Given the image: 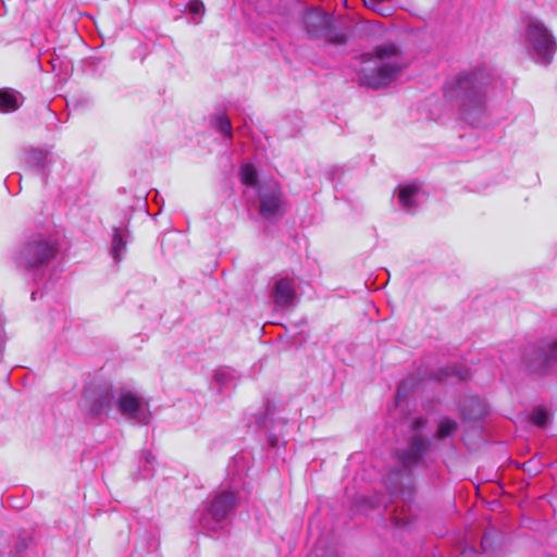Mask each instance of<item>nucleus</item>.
<instances>
[{
  "instance_id": "obj_21",
  "label": "nucleus",
  "mask_w": 557,
  "mask_h": 557,
  "mask_svg": "<svg viewBox=\"0 0 557 557\" xmlns=\"http://www.w3.org/2000/svg\"><path fill=\"white\" fill-rule=\"evenodd\" d=\"M475 79H476V74H473L471 77H465L459 81V86L461 89H466Z\"/></svg>"
},
{
  "instance_id": "obj_10",
  "label": "nucleus",
  "mask_w": 557,
  "mask_h": 557,
  "mask_svg": "<svg viewBox=\"0 0 557 557\" xmlns=\"http://www.w3.org/2000/svg\"><path fill=\"white\" fill-rule=\"evenodd\" d=\"M419 194H420V189H419V187H417L414 185H408V186L403 187L399 190L400 205L406 209H410V208L414 207V199L418 197Z\"/></svg>"
},
{
  "instance_id": "obj_19",
  "label": "nucleus",
  "mask_w": 557,
  "mask_h": 557,
  "mask_svg": "<svg viewBox=\"0 0 557 557\" xmlns=\"http://www.w3.org/2000/svg\"><path fill=\"white\" fill-rule=\"evenodd\" d=\"M123 247H124V243H123L122 236H121V234H119L116 232L114 234L113 240H112V250L114 253V258H117V255L120 253V251Z\"/></svg>"
},
{
  "instance_id": "obj_8",
  "label": "nucleus",
  "mask_w": 557,
  "mask_h": 557,
  "mask_svg": "<svg viewBox=\"0 0 557 557\" xmlns=\"http://www.w3.org/2000/svg\"><path fill=\"white\" fill-rule=\"evenodd\" d=\"M260 213L264 219H276L281 215V199L276 185L269 186L260 193Z\"/></svg>"
},
{
  "instance_id": "obj_6",
  "label": "nucleus",
  "mask_w": 557,
  "mask_h": 557,
  "mask_svg": "<svg viewBox=\"0 0 557 557\" xmlns=\"http://www.w3.org/2000/svg\"><path fill=\"white\" fill-rule=\"evenodd\" d=\"M55 255V247L46 240H32L23 251V260L28 268L38 267L49 260Z\"/></svg>"
},
{
  "instance_id": "obj_7",
  "label": "nucleus",
  "mask_w": 557,
  "mask_h": 557,
  "mask_svg": "<svg viewBox=\"0 0 557 557\" xmlns=\"http://www.w3.org/2000/svg\"><path fill=\"white\" fill-rule=\"evenodd\" d=\"M430 443L420 435H414L409 447L399 455V461L404 470L411 471L412 467L420 463L428 451Z\"/></svg>"
},
{
  "instance_id": "obj_16",
  "label": "nucleus",
  "mask_w": 557,
  "mask_h": 557,
  "mask_svg": "<svg viewBox=\"0 0 557 557\" xmlns=\"http://www.w3.org/2000/svg\"><path fill=\"white\" fill-rule=\"evenodd\" d=\"M548 416L547 412L542 408H536L533 410L531 414L532 422L537 426H545L547 422Z\"/></svg>"
},
{
  "instance_id": "obj_2",
  "label": "nucleus",
  "mask_w": 557,
  "mask_h": 557,
  "mask_svg": "<svg viewBox=\"0 0 557 557\" xmlns=\"http://www.w3.org/2000/svg\"><path fill=\"white\" fill-rule=\"evenodd\" d=\"M404 66L401 52L394 44L377 46L372 53L362 57L359 65V82L375 89L387 86Z\"/></svg>"
},
{
  "instance_id": "obj_4",
  "label": "nucleus",
  "mask_w": 557,
  "mask_h": 557,
  "mask_svg": "<svg viewBox=\"0 0 557 557\" xmlns=\"http://www.w3.org/2000/svg\"><path fill=\"white\" fill-rule=\"evenodd\" d=\"M522 366L525 371L540 375L557 371V339L541 346H525L522 350Z\"/></svg>"
},
{
  "instance_id": "obj_15",
  "label": "nucleus",
  "mask_w": 557,
  "mask_h": 557,
  "mask_svg": "<svg viewBox=\"0 0 557 557\" xmlns=\"http://www.w3.org/2000/svg\"><path fill=\"white\" fill-rule=\"evenodd\" d=\"M188 11L193 20L198 22L205 13V4L201 0H191L188 3Z\"/></svg>"
},
{
  "instance_id": "obj_9",
  "label": "nucleus",
  "mask_w": 557,
  "mask_h": 557,
  "mask_svg": "<svg viewBox=\"0 0 557 557\" xmlns=\"http://www.w3.org/2000/svg\"><path fill=\"white\" fill-rule=\"evenodd\" d=\"M293 282L288 278L277 280L272 288L271 297L277 307L290 306L295 299Z\"/></svg>"
},
{
  "instance_id": "obj_17",
  "label": "nucleus",
  "mask_w": 557,
  "mask_h": 557,
  "mask_svg": "<svg viewBox=\"0 0 557 557\" xmlns=\"http://www.w3.org/2000/svg\"><path fill=\"white\" fill-rule=\"evenodd\" d=\"M216 124H218L219 131L222 134L231 136L232 125H231V121L228 120V117H226L224 115L219 116L216 119Z\"/></svg>"
},
{
  "instance_id": "obj_12",
  "label": "nucleus",
  "mask_w": 557,
  "mask_h": 557,
  "mask_svg": "<svg viewBox=\"0 0 557 557\" xmlns=\"http://www.w3.org/2000/svg\"><path fill=\"white\" fill-rule=\"evenodd\" d=\"M18 106V99L14 92L9 90H0V111H15Z\"/></svg>"
},
{
  "instance_id": "obj_11",
  "label": "nucleus",
  "mask_w": 557,
  "mask_h": 557,
  "mask_svg": "<svg viewBox=\"0 0 557 557\" xmlns=\"http://www.w3.org/2000/svg\"><path fill=\"white\" fill-rule=\"evenodd\" d=\"M451 379L465 380V377L461 375V372L459 369H457L456 367H447V368H443V369L438 370V372L433 376L421 377V381L429 380V381L442 382L444 380H451Z\"/></svg>"
},
{
  "instance_id": "obj_13",
  "label": "nucleus",
  "mask_w": 557,
  "mask_h": 557,
  "mask_svg": "<svg viewBox=\"0 0 557 557\" xmlns=\"http://www.w3.org/2000/svg\"><path fill=\"white\" fill-rule=\"evenodd\" d=\"M458 429V424L456 421L451 419H444L440 422L435 437L438 440L446 438L450 436Z\"/></svg>"
},
{
  "instance_id": "obj_14",
  "label": "nucleus",
  "mask_w": 557,
  "mask_h": 557,
  "mask_svg": "<svg viewBox=\"0 0 557 557\" xmlns=\"http://www.w3.org/2000/svg\"><path fill=\"white\" fill-rule=\"evenodd\" d=\"M240 180L244 185L256 186L257 171L252 164L246 163L240 168Z\"/></svg>"
},
{
  "instance_id": "obj_22",
  "label": "nucleus",
  "mask_w": 557,
  "mask_h": 557,
  "mask_svg": "<svg viewBox=\"0 0 557 557\" xmlns=\"http://www.w3.org/2000/svg\"><path fill=\"white\" fill-rule=\"evenodd\" d=\"M490 540H491V535L490 534H484L482 536L481 546H482L483 550L490 549V547H491Z\"/></svg>"
},
{
  "instance_id": "obj_23",
  "label": "nucleus",
  "mask_w": 557,
  "mask_h": 557,
  "mask_svg": "<svg viewBox=\"0 0 557 557\" xmlns=\"http://www.w3.org/2000/svg\"><path fill=\"white\" fill-rule=\"evenodd\" d=\"M424 424H425V420L418 418L413 421V429L414 430L421 429L422 426H424Z\"/></svg>"
},
{
  "instance_id": "obj_5",
  "label": "nucleus",
  "mask_w": 557,
  "mask_h": 557,
  "mask_svg": "<svg viewBox=\"0 0 557 557\" xmlns=\"http://www.w3.org/2000/svg\"><path fill=\"white\" fill-rule=\"evenodd\" d=\"M238 494L233 491L218 493L210 506L202 512L199 523L203 529L216 531L219 524L233 513L238 506Z\"/></svg>"
},
{
  "instance_id": "obj_20",
  "label": "nucleus",
  "mask_w": 557,
  "mask_h": 557,
  "mask_svg": "<svg viewBox=\"0 0 557 557\" xmlns=\"http://www.w3.org/2000/svg\"><path fill=\"white\" fill-rule=\"evenodd\" d=\"M393 519L395 521V524L398 525V527H405V525H408L410 523V518L407 517V516H403V512L401 513H398V510L396 509L393 513Z\"/></svg>"
},
{
  "instance_id": "obj_24",
  "label": "nucleus",
  "mask_w": 557,
  "mask_h": 557,
  "mask_svg": "<svg viewBox=\"0 0 557 557\" xmlns=\"http://www.w3.org/2000/svg\"><path fill=\"white\" fill-rule=\"evenodd\" d=\"M256 424V430L262 429L265 424V417H262L259 420H257Z\"/></svg>"
},
{
  "instance_id": "obj_3",
  "label": "nucleus",
  "mask_w": 557,
  "mask_h": 557,
  "mask_svg": "<svg viewBox=\"0 0 557 557\" xmlns=\"http://www.w3.org/2000/svg\"><path fill=\"white\" fill-rule=\"evenodd\" d=\"M523 38L528 53L536 62H550L556 50V44L550 32L542 22L534 18L529 20Z\"/></svg>"
},
{
  "instance_id": "obj_18",
  "label": "nucleus",
  "mask_w": 557,
  "mask_h": 557,
  "mask_svg": "<svg viewBox=\"0 0 557 557\" xmlns=\"http://www.w3.org/2000/svg\"><path fill=\"white\" fill-rule=\"evenodd\" d=\"M236 379V373L230 370H221L215 375L216 383H226L227 381H233Z\"/></svg>"
},
{
  "instance_id": "obj_1",
  "label": "nucleus",
  "mask_w": 557,
  "mask_h": 557,
  "mask_svg": "<svg viewBox=\"0 0 557 557\" xmlns=\"http://www.w3.org/2000/svg\"><path fill=\"white\" fill-rule=\"evenodd\" d=\"M113 405L124 418L136 423L148 424L151 419L149 401L132 392L114 397L106 385H88L81 400V406L94 418L108 413Z\"/></svg>"
}]
</instances>
